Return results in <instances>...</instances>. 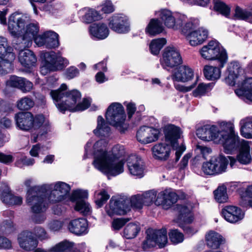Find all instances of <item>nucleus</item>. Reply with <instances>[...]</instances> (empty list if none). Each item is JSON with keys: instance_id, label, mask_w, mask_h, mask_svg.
Wrapping results in <instances>:
<instances>
[{"instance_id": "5", "label": "nucleus", "mask_w": 252, "mask_h": 252, "mask_svg": "<svg viewBox=\"0 0 252 252\" xmlns=\"http://www.w3.org/2000/svg\"><path fill=\"white\" fill-rule=\"evenodd\" d=\"M242 72L238 62H231L227 68L225 82L230 86L237 84L239 88L235 91L236 95L246 102H252V77L243 80V76L240 75Z\"/></svg>"}, {"instance_id": "34", "label": "nucleus", "mask_w": 252, "mask_h": 252, "mask_svg": "<svg viewBox=\"0 0 252 252\" xmlns=\"http://www.w3.org/2000/svg\"><path fill=\"white\" fill-rule=\"evenodd\" d=\"M241 136L247 139H252V117H247L239 122Z\"/></svg>"}, {"instance_id": "13", "label": "nucleus", "mask_w": 252, "mask_h": 252, "mask_svg": "<svg viewBox=\"0 0 252 252\" xmlns=\"http://www.w3.org/2000/svg\"><path fill=\"white\" fill-rule=\"evenodd\" d=\"M155 15L165 27L173 30H178L183 25L186 16L173 13L167 9H162L155 12Z\"/></svg>"}, {"instance_id": "10", "label": "nucleus", "mask_w": 252, "mask_h": 252, "mask_svg": "<svg viewBox=\"0 0 252 252\" xmlns=\"http://www.w3.org/2000/svg\"><path fill=\"white\" fill-rule=\"evenodd\" d=\"M105 118L110 125L115 127L121 132H124L127 128V125L125 123L126 115L121 104L116 102L112 103L107 108Z\"/></svg>"}, {"instance_id": "27", "label": "nucleus", "mask_w": 252, "mask_h": 252, "mask_svg": "<svg viewBox=\"0 0 252 252\" xmlns=\"http://www.w3.org/2000/svg\"><path fill=\"white\" fill-rule=\"evenodd\" d=\"M153 157L159 160H167L170 154V146L165 143H159L155 145L152 149Z\"/></svg>"}, {"instance_id": "38", "label": "nucleus", "mask_w": 252, "mask_h": 252, "mask_svg": "<svg viewBox=\"0 0 252 252\" xmlns=\"http://www.w3.org/2000/svg\"><path fill=\"white\" fill-rule=\"evenodd\" d=\"M176 209L179 213V220L186 223H190L193 220L190 208L184 205H177Z\"/></svg>"}, {"instance_id": "2", "label": "nucleus", "mask_w": 252, "mask_h": 252, "mask_svg": "<svg viewBox=\"0 0 252 252\" xmlns=\"http://www.w3.org/2000/svg\"><path fill=\"white\" fill-rule=\"evenodd\" d=\"M29 18L18 13L12 14L8 18V30L11 35L16 38V44H21L20 48H28L32 40L36 37L39 31L38 23H31L24 29Z\"/></svg>"}, {"instance_id": "42", "label": "nucleus", "mask_w": 252, "mask_h": 252, "mask_svg": "<svg viewBox=\"0 0 252 252\" xmlns=\"http://www.w3.org/2000/svg\"><path fill=\"white\" fill-rule=\"evenodd\" d=\"M141 228L139 224L137 223H129L123 230V236L126 239L134 238L139 233Z\"/></svg>"}, {"instance_id": "29", "label": "nucleus", "mask_w": 252, "mask_h": 252, "mask_svg": "<svg viewBox=\"0 0 252 252\" xmlns=\"http://www.w3.org/2000/svg\"><path fill=\"white\" fill-rule=\"evenodd\" d=\"M163 132L165 140L170 143L173 147L175 146L178 139L182 133L180 128L174 125L168 124L164 126Z\"/></svg>"}, {"instance_id": "49", "label": "nucleus", "mask_w": 252, "mask_h": 252, "mask_svg": "<svg viewBox=\"0 0 252 252\" xmlns=\"http://www.w3.org/2000/svg\"><path fill=\"white\" fill-rule=\"evenodd\" d=\"M75 210L84 215H88L91 214L92 208L89 202L84 200H79L76 202Z\"/></svg>"}, {"instance_id": "24", "label": "nucleus", "mask_w": 252, "mask_h": 252, "mask_svg": "<svg viewBox=\"0 0 252 252\" xmlns=\"http://www.w3.org/2000/svg\"><path fill=\"white\" fill-rule=\"evenodd\" d=\"M6 85L7 87L17 88L23 93H27L32 90L33 84L27 79L12 75L6 81Z\"/></svg>"}, {"instance_id": "46", "label": "nucleus", "mask_w": 252, "mask_h": 252, "mask_svg": "<svg viewBox=\"0 0 252 252\" xmlns=\"http://www.w3.org/2000/svg\"><path fill=\"white\" fill-rule=\"evenodd\" d=\"M166 40L164 38H158L153 40L150 45V49L152 54L157 55L159 54L160 50L166 44Z\"/></svg>"}, {"instance_id": "50", "label": "nucleus", "mask_w": 252, "mask_h": 252, "mask_svg": "<svg viewBox=\"0 0 252 252\" xmlns=\"http://www.w3.org/2000/svg\"><path fill=\"white\" fill-rule=\"evenodd\" d=\"M34 105L33 100L28 96L24 97L17 102L18 108L21 110H28Z\"/></svg>"}, {"instance_id": "43", "label": "nucleus", "mask_w": 252, "mask_h": 252, "mask_svg": "<svg viewBox=\"0 0 252 252\" xmlns=\"http://www.w3.org/2000/svg\"><path fill=\"white\" fill-rule=\"evenodd\" d=\"M109 197L110 195L104 189L97 190L94 192V202L98 208L101 207Z\"/></svg>"}, {"instance_id": "12", "label": "nucleus", "mask_w": 252, "mask_h": 252, "mask_svg": "<svg viewBox=\"0 0 252 252\" xmlns=\"http://www.w3.org/2000/svg\"><path fill=\"white\" fill-rule=\"evenodd\" d=\"M12 47L8 46L7 40L0 36V73H5L12 70V63L15 59Z\"/></svg>"}, {"instance_id": "56", "label": "nucleus", "mask_w": 252, "mask_h": 252, "mask_svg": "<svg viewBox=\"0 0 252 252\" xmlns=\"http://www.w3.org/2000/svg\"><path fill=\"white\" fill-rule=\"evenodd\" d=\"M202 170L206 175H217L215 172L213 162L212 161V158L209 161L203 163L202 166Z\"/></svg>"}, {"instance_id": "16", "label": "nucleus", "mask_w": 252, "mask_h": 252, "mask_svg": "<svg viewBox=\"0 0 252 252\" xmlns=\"http://www.w3.org/2000/svg\"><path fill=\"white\" fill-rule=\"evenodd\" d=\"M34 42L39 47L45 46L47 48H55L59 46V35L53 31H47L35 37Z\"/></svg>"}, {"instance_id": "36", "label": "nucleus", "mask_w": 252, "mask_h": 252, "mask_svg": "<svg viewBox=\"0 0 252 252\" xmlns=\"http://www.w3.org/2000/svg\"><path fill=\"white\" fill-rule=\"evenodd\" d=\"M97 127L94 130V134L99 137H107L110 133V128L104 119L99 116L97 119Z\"/></svg>"}, {"instance_id": "33", "label": "nucleus", "mask_w": 252, "mask_h": 252, "mask_svg": "<svg viewBox=\"0 0 252 252\" xmlns=\"http://www.w3.org/2000/svg\"><path fill=\"white\" fill-rule=\"evenodd\" d=\"M205 241L207 246L213 249L219 248L225 241L221 235L214 231H210L206 234Z\"/></svg>"}, {"instance_id": "53", "label": "nucleus", "mask_w": 252, "mask_h": 252, "mask_svg": "<svg viewBox=\"0 0 252 252\" xmlns=\"http://www.w3.org/2000/svg\"><path fill=\"white\" fill-rule=\"evenodd\" d=\"M7 189H6L5 195L9 197L8 199L4 198V196H2V201L6 204L10 205H20L22 203L23 199L20 196H14L13 195H9L7 192Z\"/></svg>"}, {"instance_id": "6", "label": "nucleus", "mask_w": 252, "mask_h": 252, "mask_svg": "<svg viewBox=\"0 0 252 252\" xmlns=\"http://www.w3.org/2000/svg\"><path fill=\"white\" fill-rule=\"evenodd\" d=\"M15 120L17 127L22 130L40 129L39 133L42 135L46 133L48 129V122L42 115L34 117L31 112H19L15 115Z\"/></svg>"}, {"instance_id": "52", "label": "nucleus", "mask_w": 252, "mask_h": 252, "mask_svg": "<svg viewBox=\"0 0 252 252\" xmlns=\"http://www.w3.org/2000/svg\"><path fill=\"white\" fill-rule=\"evenodd\" d=\"M164 209H169L173 204L175 203L178 198L177 194L168 190H165Z\"/></svg>"}, {"instance_id": "20", "label": "nucleus", "mask_w": 252, "mask_h": 252, "mask_svg": "<svg viewBox=\"0 0 252 252\" xmlns=\"http://www.w3.org/2000/svg\"><path fill=\"white\" fill-rule=\"evenodd\" d=\"M109 27L118 33H125L129 31L127 18L122 14H116L109 19Z\"/></svg>"}, {"instance_id": "41", "label": "nucleus", "mask_w": 252, "mask_h": 252, "mask_svg": "<svg viewBox=\"0 0 252 252\" xmlns=\"http://www.w3.org/2000/svg\"><path fill=\"white\" fill-rule=\"evenodd\" d=\"M217 124L219 127L218 130L220 132V137H221L222 135H232L237 133L235 131L234 125L232 121H219Z\"/></svg>"}, {"instance_id": "19", "label": "nucleus", "mask_w": 252, "mask_h": 252, "mask_svg": "<svg viewBox=\"0 0 252 252\" xmlns=\"http://www.w3.org/2000/svg\"><path fill=\"white\" fill-rule=\"evenodd\" d=\"M17 240L20 247L26 251L35 250L38 245V241L31 231H23L19 234Z\"/></svg>"}, {"instance_id": "37", "label": "nucleus", "mask_w": 252, "mask_h": 252, "mask_svg": "<svg viewBox=\"0 0 252 252\" xmlns=\"http://www.w3.org/2000/svg\"><path fill=\"white\" fill-rule=\"evenodd\" d=\"M164 27L158 18L152 19L146 29V32L152 36L161 33L164 31Z\"/></svg>"}, {"instance_id": "28", "label": "nucleus", "mask_w": 252, "mask_h": 252, "mask_svg": "<svg viewBox=\"0 0 252 252\" xmlns=\"http://www.w3.org/2000/svg\"><path fill=\"white\" fill-rule=\"evenodd\" d=\"M90 33L92 38L98 40L105 39L109 34V30L105 24L94 23L90 26Z\"/></svg>"}, {"instance_id": "55", "label": "nucleus", "mask_w": 252, "mask_h": 252, "mask_svg": "<svg viewBox=\"0 0 252 252\" xmlns=\"http://www.w3.org/2000/svg\"><path fill=\"white\" fill-rule=\"evenodd\" d=\"M252 10L248 11L243 9L239 6H236L235 8V16L236 17L245 20L250 22V19L251 15Z\"/></svg>"}, {"instance_id": "8", "label": "nucleus", "mask_w": 252, "mask_h": 252, "mask_svg": "<svg viewBox=\"0 0 252 252\" xmlns=\"http://www.w3.org/2000/svg\"><path fill=\"white\" fill-rule=\"evenodd\" d=\"M42 65L40 73L46 75L51 71L62 69L69 64V61L63 57L60 53L54 51L47 52L42 54Z\"/></svg>"}, {"instance_id": "30", "label": "nucleus", "mask_w": 252, "mask_h": 252, "mask_svg": "<svg viewBox=\"0 0 252 252\" xmlns=\"http://www.w3.org/2000/svg\"><path fill=\"white\" fill-rule=\"evenodd\" d=\"M74 243L64 241L51 247L48 250L37 248L34 252H79L74 250Z\"/></svg>"}, {"instance_id": "48", "label": "nucleus", "mask_w": 252, "mask_h": 252, "mask_svg": "<svg viewBox=\"0 0 252 252\" xmlns=\"http://www.w3.org/2000/svg\"><path fill=\"white\" fill-rule=\"evenodd\" d=\"M47 190H51L50 193L48 197V200L50 203H56L64 199V198L63 197V195H60L59 192H57L56 190L53 189H47L46 190L41 191L40 194L42 195L43 198H44V193L46 192ZM43 200L46 205V207H47V205L45 202L44 199H43Z\"/></svg>"}, {"instance_id": "18", "label": "nucleus", "mask_w": 252, "mask_h": 252, "mask_svg": "<svg viewBox=\"0 0 252 252\" xmlns=\"http://www.w3.org/2000/svg\"><path fill=\"white\" fill-rule=\"evenodd\" d=\"M218 127L215 125H205L198 128L196 131L197 136L205 141L218 142L220 137Z\"/></svg>"}, {"instance_id": "60", "label": "nucleus", "mask_w": 252, "mask_h": 252, "mask_svg": "<svg viewBox=\"0 0 252 252\" xmlns=\"http://www.w3.org/2000/svg\"><path fill=\"white\" fill-rule=\"evenodd\" d=\"M128 221H129V219L119 218L114 219L112 223V227L114 230H120Z\"/></svg>"}, {"instance_id": "11", "label": "nucleus", "mask_w": 252, "mask_h": 252, "mask_svg": "<svg viewBox=\"0 0 252 252\" xmlns=\"http://www.w3.org/2000/svg\"><path fill=\"white\" fill-rule=\"evenodd\" d=\"M146 240L142 243V249L148 251L150 249L158 246L159 248H163L167 243V231L162 228L159 230L149 229L146 231Z\"/></svg>"}, {"instance_id": "61", "label": "nucleus", "mask_w": 252, "mask_h": 252, "mask_svg": "<svg viewBox=\"0 0 252 252\" xmlns=\"http://www.w3.org/2000/svg\"><path fill=\"white\" fill-rule=\"evenodd\" d=\"M165 198V190L159 192L158 194L156 193V197L154 200L155 204L157 206L161 205L164 209Z\"/></svg>"}, {"instance_id": "57", "label": "nucleus", "mask_w": 252, "mask_h": 252, "mask_svg": "<svg viewBox=\"0 0 252 252\" xmlns=\"http://www.w3.org/2000/svg\"><path fill=\"white\" fill-rule=\"evenodd\" d=\"M169 238L171 241L174 244L181 243L184 239L183 234L177 229L171 231L169 233Z\"/></svg>"}, {"instance_id": "44", "label": "nucleus", "mask_w": 252, "mask_h": 252, "mask_svg": "<svg viewBox=\"0 0 252 252\" xmlns=\"http://www.w3.org/2000/svg\"><path fill=\"white\" fill-rule=\"evenodd\" d=\"M199 25V21L198 19H188L186 17V19L185 22H183V25L179 29H181L183 33L186 34L188 32H191L195 30L194 29L197 28Z\"/></svg>"}, {"instance_id": "35", "label": "nucleus", "mask_w": 252, "mask_h": 252, "mask_svg": "<svg viewBox=\"0 0 252 252\" xmlns=\"http://www.w3.org/2000/svg\"><path fill=\"white\" fill-rule=\"evenodd\" d=\"M215 172L217 175L221 174L226 171L228 164V159L222 155L212 158Z\"/></svg>"}, {"instance_id": "26", "label": "nucleus", "mask_w": 252, "mask_h": 252, "mask_svg": "<svg viewBox=\"0 0 252 252\" xmlns=\"http://www.w3.org/2000/svg\"><path fill=\"white\" fill-rule=\"evenodd\" d=\"M194 77L193 69L188 65H180L171 75L173 81L183 83L190 81Z\"/></svg>"}, {"instance_id": "4", "label": "nucleus", "mask_w": 252, "mask_h": 252, "mask_svg": "<svg viewBox=\"0 0 252 252\" xmlns=\"http://www.w3.org/2000/svg\"><path fill=\"white\" fill-rule=\"evenodd\" d=\"M47 189H53L59 192L60 195L65 196L70 190V186L63 182H57L54 184H46L41 186H34L29 189L27 191V202L31 206L33 213L38 214L44 212L47 209V207L44 202L42 195L40 194L41 191Z\"/></svg>"}, {"instance_id": "59", "label": "nucleus", "mask_w": 252, "mask_h": 252, "mask_svg": "<svg viewBox=\"0 0 252 252\" xmlns=\"http://www.w3.org/2000/svg\"><path fill=\"white\" fill-rule=\"evenodd\" d=\"M88 197V190L78 189L73 191L71 198L73 200L79 199L83 200V199L87 198Z\"/></svg>"}, {"instance_id": "64", "label": "nucleus", "mask_w": 252, "mask_h": 252, "mask_svg": "<svg viewBox=\"0 0 252 252\" xmlns=\"http://www.w3.org/2000/svg\"><path fill=\"white\" fill-rule=\"evenodd\" d=\"M114 10L112 2L110 1H106L102 5L101 11L105 13H110Z\"/></svg>"}, {"instance_id": "17", "label": "nucleus", "mask_w": 252, "mask_h": 252, "mask_svg": "<svg viewBox=\"0 0 252 252\" xmlns=\"http://www.w3.org/2000/svg\"><path fill=\"white\" fill-rule=\"evenodd\" d=\"M160 131L158 129L149 126H142L137 132V140L142 144H146L158 140Z\"/></svg>"}, {"instance_id": "51", "label": "nucleus", "mask_w": 252, "mask_h": 252, "mask_svg": "<svg viewBox=\"0 0 252 252\" xmlns=\"http://www.w3.org/2000/svg\"><path fill=\"white\" fill-rule=\"evenodd\" d=\"M212 87V85L211 83H200L197 88L193 91V95L195 97H200L204 95L211 90Z\"/></svg>"}, {"instance_id": "21", "label": "nucleus", "mask_w": 252, "mask_h": 252, "mask_svg": "<svg viewBox=\"0 0 252 252\" xmlns=\"http://www.w3.org/2000/svg\"><path fill=\"white\" fill-rule=\"evenodd\" d=\"M208 31L204 27L199 28L189 32L186 38L192 46H197L203 44L208 37Z\"/></svg>"}, {"instance_id": "15", "label": "nucleus", "mask_w": 252, "mask_h": 252, "mask_svg": "<svg viewBox=\"0 0 252 252\" xmlns=\"http://www.w3.org/2000/svg\"><path fill=\"white\" fill-rule=\"evenodd\" d=\"M243 140L240 139L236 133L232 135H222L221 137H219L218 142L222 145L225 153L231 154L241 147Z\"/></svg>"}, {"instance_id": "1", "label": "nucleus", "mask_w": 252, "mask_h": 252, "mask_svg": "<svg viewBox=\"0 0 252 252\" xmlns=\"http://www.w3.org/2000/svg\"><path fill=\"white\" fill-rule=\"evenodd\" d=\"M107 142L103 139L94 145V167L108 176H117L124 172L125 162L119 158L125 156L126 151L123 145H116L112 150L107 152Z\"/></svg>"}, {"instance_id": "25", "label": "nucleus", "mask_w": 252, "mask_h": 252, "mask_svg": "<svg viewBox=\"0 0 252 252\" xmlns=\"http://www.w3.org/2000/svg\"><path fill=\"white\" fill-rule=\"evenodd\" d=\"M17 48L20 51L19 53V61L21 64L28 68L34 66L37 61L35 55L29 49H24L26 48H20L21 44H17Z\"/></svg>"}, {"instance_id": "23", "label": "nucleus", "mask_w": 252, "mask_h": 252, "mask_svg": "<svg viewBox=\"0 0 252 252\" xmlns=\"http://www.w3.org/2000/svg\"><path fill=\"white\" fill-rule=\"evenodd\" d=\"M221 214L224 219L230 223H236L244 217L242 210L234 206H227L222 209Z\"/></svg>"}, {"instance_id": "63", "label": "nucleus", "mask_w": 252, "mask_h": 252, "mask_svg": "<svg viewBox=\"0 0 252 252\" xmlns=\"http://www.w3.org/2000/svg\"><path fill=\"white\" fill-rule=\"evenodd\" d=\"M196 151L197 153L201 154L204 158L212 152L210 148L199 144L196 145Z\"/></svg>"}, {"instance_id": "54", "label": "nucleus", "mask_w": 252, "mask_h": 252, "mask_svg": "<svg viewBox=\"0 0 252 252\" xmlns=\"http://www.w3.org/2000/svg\"><path fill=\"white\" fill-rule=\"evenodd\" d=\"M142 196L144 205L150 206L154 203L155 199L156 197V191L151 190L146 191L141 194Z\"/></svg>"}, {"instance_id": "40", "label": "nucleus", "mask_w": 252, "mask_h": 252, "mask_svg": "<svg viewBox=\"0 0 252 252\" xmlns=\"http://www.w3.org/2000/svg\"><path fill=\"white\" fill-rule=\"evenodd\" d=\"M80 15H84L83 20L87 23L93 21L98 20L101 18V16L96 10L89 8H84L79 11Z\"/></svg>"}, {"instance_id": "31", "label": "nucleus", "mask_w": 252, "mask_h": 252, "mask_svg": "<svg viewBox=\"0 0 252 252\" xmlns=\"http://www.w3.org/2000/svg\"><path fill=\"white\" fill-rule=\"evenodd\" d=\"M250 142L243 140L241 147L239 149V153L237 156V160L240 163L248 164L252 161V157L250 154Z\"/></svg>"}, {"instance_id": "58", "label": "nucleus", "mask_w": 252, "mask_h": 252, "mask_svg": "<svg viewBox=\"0 0 252 252\" xmlns=\"http://www.w3.org/2000/svg\"><path fill=\"white\" fill-rule=\"evenodd\" d=\"M33 233L37 238L40 241L47 240L49 238L47 232L44 228L41 226H36L34 227Z\"/></svg>"}, {"instance_id": "7", "label": "nucleus", "mask_w": 252, "mask_h": 252, "mask_svg": "<svg viewBox=\"0 0 252 252\" xmlns=\"http://www.w3.org/2000/svg\"><path fill=\"white\" fill-rule=\"evenodd\" d=\"M143 199L141 194L132 196L130 199L112 198L109 202V206L106 207V211L110 217L115 215H124L130 211L132 207L141 209L144 205Z\"/></svg>"}, {"instance_id": "45", "label": "nucleus", "mask_w": 252, "mask_h": 252, "mask_svg": "<svg viewBox=\"0 0 252 252\" xmlns=\"http://www.w3.org/2000/svg\"><path fill=\"white\" fill-rule=\"evenodd\" d=\"M215 198L217 202L222 203L227 201L228 195L226 192V188L224 185H221L214 191Z\"/></svg>"}, {"instance_id": "62", "label": "nucleus", "mask_w": 252, "mask_h": 252, "mask_svg": "<svg viewBox=\"0 0 252 252\" xmlns=\"http://www.w3.org/2000/svg\"><path fill=\"white\" fill-rule=\"evenodd\" d=\"M11 248V241L4 236H0V250H9Z\"/></svg>"}, {"instance_id": "39", "label": "nucleus", "mask_w": 252, "mask_h": 252, "mask_svg": "<svg viewBox=\"0 0 252 252\" xmlns=\"http://www.w3.org/2000/svg\"><path fill=\"white\" fill-rule=\"evenodd\" d=\"M221 68L220 67V63H219V67L205 65L203 69L204 76L208 80H217L220 77V68Z\"/></svg>"}, {"instance_id": "32", "label": "nucleus", "mask_w": 252, "mask_h": 252, "mask_svg": "<svg viewBox=\"0 0 252 252\" xmlns=\"http://www.w3.org/2000/svg\"><path fill=\"white\" fill-rule=\"evenodd\" d=\"M87 221L84 219H78L72 220L68 225L69 231L78 235L87 233Z\"/></svg>"}, {"instance_id": "9", "label": "nucleus", "mask_w": 252, "mask_h": 252, "mask_svg": "<svg viewBox=\"0 0 252 252\" xmlns=\"http://www.w3.org/2000/svg\"><path fill=\"white\" fill-rule=\"evenodd\" d=\"M202 58L209 60H217L220 67H223L226 63L228 57L226 50L216 40L210 41L199 51Z\"/></svg>"}, {"instance_id": "3", "label": "nucleus", "mask_w": 252, "mask_h": 252, "mask_svg": "<svg viewBox=\"0 0 252 252\" xmlns=\"http://www.w3.org/2000/svg\"><path fill=\"white\" fill-rule=\"evenodd\" d=\"M67 86L63 84L57 90H51L50 94L58 109L62 112L66 110L70 111H81L87 109L91 104L88 98H84L83 101L76 105L81 97V93L77 90L67 92Z\"/></svg>"}, {"instance_id": "14", "label": "nucleus", "mask_w": 252, "mask_h": 252, "mask_svg": "<svg viewBox=\"0 0 252 252\" xmlns=\"http://www.w3.org/2000/svg\"><path fill=\"white\" fill-rule=\"evenodd\" d=\"M183 63V60L179 51L174 47H168L164 49L160 63L163 68H173Z\"/></svg>"}, {"instance_id": "22", "label": "nucleus", "mask_w": 252, "mask_h": 252, "mask_svg": "<svg viewBox=\"0 0 252 252\" xmlns=\"http://www.w3.org/2000/svg\"><path fill=\"white\" fill-rule=\"evenodd\" d=\"M127 165L130 174L138 178L144 175V165L141 158L136 155H130L127 159Z\"/></svg>"}, {"instance_id": "47", "label": "nucleus", "mask_w": 252, "mask_h": 252, "mask_svg": "<svg viewBox=\"0 0 252 252\" xmlns=\"http://www.w3.org/2000/svg\"><path fill=\"white\" fill-rule=\"evenodd\" d=\"M214 9L221 15L228 17L230 14V8L221 0H213Z\"/></svg>"}]
</instances>
